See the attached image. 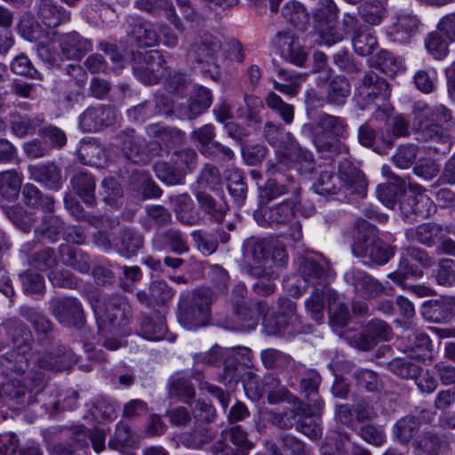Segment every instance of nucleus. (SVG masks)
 I'll return each mask as SVG.
<instances>
[{
	"mask_svg": "<svg viewBox=\"0 0 455 455\" xmlns=\"http://www.w3.org/2000/svg\"><path fill=\"white\" fill-rule=\"evenodd\" d=\"M30 179L43 183L45 187L57 190L60 187V170L53 164L30 166Z\"/></svg>",
	"mask_w": 455,
	"mask_h": 455,
	"instance_id": "bb28decb",
	"label": "nucleus"
},
{
	"mask_svg": "<svg viewBox=\"0 0 455 455\" xmlns=\"http://www.w3.org/2000/svg\"><path fill=\"white\" fill-rule=\"evenodd\" d=\"M347 124L345 118L322 113L314 131L313 142L316 149L327 156L348 155L349 148L342 140L347 138Z\"/></svg>",
	"mask_w": 455,
	"mask_h": 455,
	"instance_id": "7ed1b4c3",
	"label": "nucleus"
},
{
	"mask_svg": "<svg viewBox=\"0 0 455 455\" xmlns=\"http://www.w3.org/2000/svg\"><path fill=\"white\" fill-rule=\"evenodd\" d=\"M5 329L12 338V350L4 357L10 380L0 385V402L3 393L11 398L20 399L27 392L41 388L44 371H64L76 362L72 353L61 346L56 348L54 355H39L31 352L32 334L18 319H9Z\"/></svg>",
	"mask_w": 455,
	"mask_h": 455,
	"instance_id": "f257e3e1",
	"label": "nucleus"
},
{
	"mask_svg": "<svg viewBox=\"0 0 455 455\" xmlns=\"http://www.w3.org/2000/svg\"><path fill=\"white\" fill-rule=\"evenodd\" d=\"M357 433L363 441L375 446H381L387 441L385 430L381 426L363 425Z\"/></svg>",
	"mask_w": 455,
	"mask_h": 455,
	"instance_id": "69168bd1",
	"label": "nucleus"
},
{
	"mask_svg": "<svg viewBox=\"0 0 455 455\" xmlns=\"http://www.w3.org/2000/svg\"><path fill=\"white\" fill-rule=\"evenodd\" d=\"M352 252L357 258L368 259L377 265L386 264L394 255L393 249L374 235H362L353 243Z\"/></svg>",
	"mask_w": 455,
	"mask_h": 455,
	"instance_id": "9d476101",
	"label": "nucleus"
},
{
	"mask_svg": "<svg viewBox=\"0 0 455 455\" xmlns=\"http://www.w3.org/2000/svg\"><path fill=\"white\" fill-rule=\"evenodd\" d=\"M299 201L291 198L283 201L272 207L262 209L259 212H254L255 220L262 226L278 227L290 221L294 214Z\"/></svg>",
	"mask_w": 455,
	"mask_h": 455,
	"instance_id": "dca6fc26",
	"label": "nucleus"
},
{
	"mask_svg": "<svg viewBox=\"0 0 455 455\" xmlns=\"http://www.w3.org/2000/svg\"><path fill=\"white\" fill-rule=\"evenodd\" d=\"M132 188L136 190L142 199L157 198L162 191L144 171L136 172L132 175Z\"/></svg>",
	"mask_w": 455,
	"mask_h": 455,
	"instance_id": "ea45409f",
	"label": "nucleus"
},
{
	"mask_svg": "<svg viewBox=\"0 0 455 455\" xmlns=\"http://www.w3.org/2000/svg\"><path fill=\"white\" fill-rule=\"evenodd\" d=\"M407 182L405 180L395 178V182L380 184L376 188L379 200L387 208L393 209L405 194Z\"/></svg>",
	"mask_w": 455,
	"mask_h": 455,
	"instance_id": "a878e982",
	"label": "nucleus"
},
{
	"mask_svg": "<svg viewBox=\"0 0 455 455\" xmlns=\"http://www.w3.org/2000/svg\"><path fill=\"white\" fill-rule=\"evenodd\" d=\"M260 358L263 365L268 369L283 370L288 368L291 363V357L275 348H267L261 351Z\"/></svg>",
	"mask_w": 455,
	"mask_h": 455,
	"instance_id": "6e6d98bb",
	"label": "nucleus"
},
{
	"mask_svg": "<svg viewBox=\"0 0 455 455\" xmlns=\"http://www.w3.org/2000/svg\"><path fill=\"white\" fill-rule=\"evenodd\" d=\"M300 186L291 176H280L268 179L265 186L260 189L261 199L271 201L285 194L298 196Z\"/></svg>",
	"mask_w": 455,
	"mask_h": 455,
	"instance_id": "6ab92c4d",
	"label": "nucleus"
},
{
	"mask_svg": "<svg viewBox=\"0 0 455 455\" xmlns=\"http://www.w3.org/2000/svg\"><path fill=\"white\" fill-rule=\"evenodd\" d=\"M282 16L295 27L305 25L308 20V13L298 1H288L281 10Z\"/></svg>",
	"mask_w": 455,
	"mask_h": 455,
	"instance_id": "864d4df0",
	"label": "nucleus"
},
{
	"mask_svg": "<svg viewBox=\"0 0 455 455\" xmlns=\"http://www.w3.org/2000/svg\"><path fill=\"white\" fill-rule=\"evenodd\" d=\"M352 33V46L355 52L361 56H368L376 49L378 43L374 31L363 25L359 24L356 19V28L350 31Z\"/></svg>",
	"mask_w": 455,
	"mask_h": 455,
	"instance_id": "4be33fe9",
	"label": "nucleus"
},
{
	"mask_svg": "<svg viewBox=\"0 0 455 455\" xmlns=\"http://www.w3.org/2000/svg\"><path fill=\"white\" fill-rule=\"evenodd\" d=\"M419 426V421L415 416L406 415L395 422L393 427V433L401 443H408L417 433Z\"/></svg>",
	"mask_w": 455,
	"mask_h": 455,
	"instance_id": "49530a36",
	"label": "nucleus"
},
{
	"mask_svg": "<svg viewBox=\"0 0 455 455\" xmlns=\"http://www.w3.org/2000/svg\"><path fill=\"white\" fill-rule=\"evenodd\" d=\"M44 122L42 115L35 116H20L12 115L11 119V127L14 134L23 137L27 134L33 133L37 127Z\"/></svg>",
	"mask_w": 455,
	"mask_h": 455,
	"instance_id": "37998d69",
	"label": "nucleus"
},
{
	"mask_svg": "<svg viewBox=\"0 0 455 455\" xmlns=\"http://www.w3.org/2000/svg\"><path fill=\"white\" fill-rule=\"evenodd\" d=\"M286 136L287 142L277 154L280 162L285 165H292L301 175L310 176L315 169L313 153L302 148L290 132Z\"/></svg>",
	"mask_w": 455,
	"mask_h": 455,
	"instance_id": "1a4fd4ad",
	"label": "nucleus"
},
{
	"mask_svg": "<svg viewBox=\"0 0 455 455\" xmlns=\"http://www.w3.org/2000/svg\"><path fill=\"white\" fill-rule=\"evenodd\" d=\"M387 368L394 375L404 379H413L420 373V365L411 356L395 358L388 363Z\"/></svg>",
	"mask_w": 455,
	"mask_h": 455,
	"instance_id": "c9c22d12",
	"label": "nucleus"
},
{
	"mask_svg": "<svg viewBox=\"0 0 455 455\" xmlns=\"http://www.w3.org/2000/svg\"><path fill=\"white\" fill-rule=\"evenodd\" d=\"M201 210L212 220L220 222L228 212V205L222 196L217 198L204 193L197 194Z\"/></svg>",
	"mask_w": 455,
	"mask_h": 455,
	"instance_id": "c756f323",
	"label": "nucleus"
},
{
	"mask_svg": "<svg viewBox=\"0 0 455 455\" xmlns=\"http://www.w3.org/2000/svg\"><path fill=\"white\" fill-rule=\"evenodd\" d=\"M243 244L244 253L247 258L259 264H265L268 261V241L250 238Z\"/></svg>",
	"mask_w": 455,
	"mask_h": 455,
	"instance_id": "13d9d810",
	"label": "nucleus"
},
{
	"mask_svg": "<svg viewBox=\"0 0 455 455\" xmlns=\"http://www.w3.org/2000/svg\"><path fill=\"white\" fill-rule=\"evenodd\" d=\"M116 246L122 256L132 257L143 246V236L134 229H124Z\"/></svg>",
	"mask_w": 455,
	"mask_h": 455,
	"instance_id": "4c0bfd02",
	"label": "nucleus"
},
{
	"mask_svg": "<svg viewBox=\"0 0 455 455\" xmlns=\"http://www.w3.org/2000/svg\"><path fill=\"white\" fill-rule=\"evenodd\" d=\"M401 208L407 213H414L420 218H427L435 208L430 198L422 193L411 196L406 203H401Z\"/></svg>",
	"mask_w": 455,
	"mask_h": 455,
	"instance_id": "a18cd8bd",
	"label": "nucleus"
},
{
	"mask_svg": "<svg viewBox=\"0 0 455 455\" xmlns=\"http://www.w3.org/2000/svg\"><path fill=\"white\" fill-rule=\"evenodd\" d=\"M176 218L187 225H195L200 220L198 212L195 209L194 202L188 195H180L173 200Z\"/></svg>",
	"mask_w": 455,
	"mask_h": 455,
	"instance_id": "2f4dec72",
	"label": "nucleus"
},
{
	"mask_svg": "<svg viewBox=\"0 0 455 455\" xmlns=\"http://www.w3.org/2000/svg\"><path fill=\"white\" fill-rule=\"evenodd\" d=\"M159 244H164L177 254H182L188 251L185 236L177 229H169L157 235L155 238V247L157 250L163 248Z\"/></svg>",
	"mask_w": 455,
	"mask_h": 455,
	"instance_id": "72a5a7b5",
	"label": "nucleus"
},
{
	"mask_svg": "<svg viewBox=\"0 0 455 455\" xmlns=\"http://www.w3.org/2000/svg\"><path fill=\"white\" fill-rule=\"evenodd\" d=\"M117 405L105 396H98L92 401L90 412L97 421L112 420L116 418Z\"/></svg>",
	"mask_w": 455,
	"mask_h": 455,
	"instance_id": "c03bdc74",
	"label": "nucleus"
},
{
	"mask_svg": "<svg viewBox=\"0 0 455 455\" xmlns=\"http://www.w3.org/2000/svg\"><path fill=\"white\" fill-rule=\"evenodd\" d=\"M212 97L210 90L205 87L197 88L188 101L187 106L180 105L177 115L183 119H195L210 108Z\"/></svg>",
	"mask_w": 455,
	"mask_h": 455,
	"instance_id": "aec40b11",
	"label": "nucleus"
},
{
	"mask_svg": "<svg viewBox=\"0 0 455 455\" xmlns=\"http://www.w3.org/2000/svg\"><path fill=\"white\" fill-rule=\"evenodd\" d=\"M413 116L412 130L417 139L435 143L429 146L435 153H449L452 140L447 132L455 126L450 109L443 105L430 107L425 102L419 101L414 104Z\"/></svg>",
	"mask_w": 455,
	"mask_h": 455,
	"instance_id": "f03ea898",
	"label": "nucleus"
},
{
	"mask_svg": "<svg viewBox=\"0 0 455 455\" xmlns=\"http://www.w3.org/2000/svg\"><path fill=\"white\" fill-rule=\"evenodd\" d=\"M50 308L56 319L65 326L79 327L82 323L83 306L75 298H54L50 302Z\"/></svg>",
	"mask_w": 455,
	"mask_h": 455,
	"instance_id": "4468645a",
	"label": "nucleus"
},
{
	"mask_svg": "<svg viewBox=\"0 0 455 455\" xmlns=\"http://www.w3.org/2000/svg\"><path fill=\"white\" fill-rule=\"evenodd\" d=\"M324 299L327 301L331 320L340 326L346 325L349 318L348 309L339 301V295L332 290L324 292L322 289L315 288L306 300L305 306L312 319L320 322L323 318Z\"/></svg>",
	"mask_w": 455,
	"mask_h": 455,
	"instance_id": "39448f33",
	"label": "nucleus"
},
{
	"mask_svg": "<svg viewBox=\"0 0 455 455\" xmlns=\"http://www.w3.org/2000/svg\"><path fill=\"white\" fill-rule=\"evenodd\" d=\"M246 293L247 290L243 283H237L234 287L232 294L235 297V310L237 317L247 323L246 327L248 329H254L257 325V319L254 312L249 309L243 302L240 303V299H243Z\"/></svg>",
	"mask_w": 455,
	"mask_h": 455,
	"instance_id": "a19ab883",
	"label": "nucleus"
},
{
	"mask_svg": "<svg viewBox=\"0 0 455 455\" xmlns=\"http://www.w3.org/2000/svg\"><path fill=\"white\" fill-rule=\"evenodd\" d=\"M158 35L152 25L147 22H139L132 31L127 35L126 41L132 46L135 44L138 47H152L158 43Z\"/></svg>",
	"mask_w": 455,
	"mask_h": 455,
	"instance_id": "7c9ffc66",
	"label": "nucleus"
},
{
	"mask_svg": "<svg viewBox=\"0 0 455 455\" xmlns=\"http://www.w3.org/2000/svg\"><path fill=\"white\" fill-rule=\"evenodd\" d=\"M405 251L406 253L403 254L400 259L398 268L388 275V278L400 285H403V282L411 276L420 277L422 275V271L418 270L411 265L409 259L405 258V256L418 261L425 267H428L434 264V259L421 249L411 247L407 248Z\"/></svg>",
	"mask_w": 455,
	"mask_h": 455,
	"instance_id": "f8f14e48",
	"label": "nucleus"
},
{
	"mask_svg": "<svg viewBox=\"0 0 455 455\" xmlns=\"http://www.w3.org/2000/svg\"><path fill=\"white\" fill-rule=\"evenodd\" d=\"M356 92L364 104H371L376 100H385L389 96V86L384 78L369 71L361 79Z\"/></svg>",
	"mask_w": 455,
	"mask_h": 455,
	"instance_id": "a211bd4d",
	"label": "nucleus"
},
{
	"mask_svg": "<svg viewBox=\"0 0 455 455\" xmlns=\"http://www.w3.org/2000/svg\"><path fill=\"white\" fill-rule=\"evenodd\" d=\"M338 7L332 0H320L319 7L314 13V20L319 25L324 26L336 20Z\"/></svg>",
	"mask_w": 455,
	"mask_h": 455,
	"instance_id": "0e129e2a",
	"label": "nucleus"
},
{
	"mask_svg": "<svg viewBox=\"0 0 455 455\" xmlns=\"http://www.w3.org/2000/svg\"><path fill=\"white\" fill-rule=\"evenodd\" d=\"M268 108L280 116L285 124H291L294 119V107L285 101L275 92H269L265 98Z\"/></svg>",
	"mask_w": 455,
	"mask_h": 455,
	"instance_id": "8fccbe9b",
	"label": "nucleus"
},
{
	"mask_svg": "<svg viewBox=\"0 0 455 455\" xmlns=\"http://www.w3.org/2000/svg\"><path fill=\"white\" fill-rule=\"evenodd\" d=\"M222 356V348L218 346H213L207 352L195 354L193 355L194 370L192 377L197 380H200L203 376L200 365H215L221 360Z\"/></svg>",
	"mask_w": 455,
	"mask_h": 455,
	"instance_id": "603ef678",
	"label": "nucleus"
},
{
	"mask_svg": "<svg viewBox=\"0 0 455 455\" xmlns=\"http://www.w3.org/2000/svg\"><path fill=\"white\" fill-rule=\"evenodd\" d=\"M147 132L154 137L159 138L164 143L177 144L182 140L183 132L176 128L164 127L157 124L147 127Z\"/></svg>",
	"mask_w": 455,
	"mask_h": 455,
	"instance_id": "052dcab7",
	"label": "nucleus"
},
{
	"mask_svg": "<svg viewBox=\"0 0 455 455\" xmlns=\"http://www.w3.org/2000/svg\"><path fill=\"white\" fill-rule=\"evenodd\" d=\"M359 12L363 21L374 26L382 21L385 16V8L379 1H367L361 5Z\"/></svg>",
	"mask_w": 455,
	"mask_h": 455,
	"instance_id": "bf43d9fd",
	"label": "nucleus"
},
{
	"mask_svg": "<svg viewBox=\"0 0 455 455\" xmlns=\"http://www.w3.org/2000/svg\"><path fill=\"white\" fill-rule=\"evenodd\" d=\"M37 17L46 27H57L69 20V13L55 4L53 0H40Z\"/></svg>",
	"mask_w": 455,
	"mask_h": 455,
	"instance_id": "393cba45",
	"label": "nucleus"
},
{
	"mask_svg": "<svg viewBox=\"0 0 455 455\" xmlns=\"http://www.w3.org/2000/svg\"><path fill=\"white\" fill-rule=\"evenodd\" d=\"M222 50L220 38L211 33L200 30L187 49V60L192 64L217 67Z\"/></svg>",
	"mask_w": 455,
	"mask_h": 455,
	"instance_id": "423d86ee",
	"label": "nucleus"
},
{
	"mask_svg": "<svg viewBox=\"0 0 455 455\" xmlns=\"http://www.w3.org/2000/svg\"><path fill=\"white\" fill-rule=\"evenodd\" d=\"M167 328L165 320L159 313L143 318L140 323L141 335L148 340H160L165 336Z\"/></svg>",
	"mask_w": 455,
	"mask_h": 455,
	"instance_id": "58836bf2",
	"label": "nucleus"
},
{
	"mask_svg": "<svg viewBox=\"0 0 455 455\" xmlns=\"http://www.w3.org/2000/svg\"><path fill=\"white\" fill-rule=\"evenodd\" d=\"M186 298H194L193 304L180 309L178 316L179 322L188 330H196L206 325L211 315V291L198 290Z\"/></svg>",
	"mask_w": 455,
	"mask_h": 455,
	"instance_id": "6e6552de",
	"label": "nucleus"
},
{
	"mask_svg": "<svg viewBox=\"0 0 455 455\" xmlns=\"http://www.w3.org/2000/svg\"><path fill=\"white\" fill-rule=\"evenodd\" d=\"M132 442V433L130 427L120 421L116 427L115 433L109 440V446L116 451H121L125 446H130Z\"/></svg>",
	"mask_w": 455,
	"mask_h": 455,
	"instance_id": "338daca9",
	"label": "nucleus"
},
{
	"mask_svg": "<svg viewBox=\"0 0 455 455\" xmlns=\"http://www.w3.org/2000/svg\"><path fill=\"white\" fill-rule=\"evenodd\" d=\"M418 148L414 145H403L397 148L392 156L394 164L400 169H407L412 165L417 156Z\"/></svg>",
	"mask_w": 455,
	"mask_h": 455,
	"instance_id": "774afa93",
	"label": "nucleus"
},
{
	"mask_svg": "<svg viewBox=\"0 0 455 455\" xmlns=\"http://www.w3.org/2000/svg\"><path fill=\"white\" fill-rule=\"evenodd\" d=\"M20 315L28 320L37 332L48 333L52 330V323L36 309L22 307Z\"/></svg>",
	"mask_w": 455,
	"mask_h": 455,
	"instance_id": "e2e57ef3",
	"label": "nucleus"
},
{
	"mask_svg": "<svg viewBox=\"0 0 455 455\" xmlns=\"http://www.w3.org/2000/svg\"><path fill=\"white\" fill-rule=\"evenodd\" d=\"M344 280L353 286L355 292L366 299H374L386 292V288L363 270L350 268L344 274Z\"/></svg>",
	"mask_w": 455,
	"mask_h": 455,
	"instance_id": "2eb2a0df",
	"label": "nucleus"
},
{
	"mask_svg": "<svg viewBox=\"0 0 455 455\" xmlns=\"http://www.w3.org/2000/svg\"><path fill=\"white\" fill-rule=\"evenodd\" d=\"M22 177L15 170L0 172V196L7 201L15 200L20 190Z\"/></svg>",
	"mask_w": 455,
	"mask_h": 455,
	"instance_id": "e433bc0d",
	"label": "nucleus"
},
{
	"mask_svg": "<svg viewBox=\"0 0 455 455\" xmlns=\"http://www.w3.org/2000/svg\"><path fill=\"white\" fill-rule=\"evenodd\" d=\"M339 185L344 196L356 195L364 197L367 192V181L362 171L347 159L339 162Z\"/></svg>",
	"mask_w": 455,
	"mask_h": 455,
	"instance_id": "9b49d317",
	"label": "nucleus"
},
{
	"mask_svg": "<svg viewBox=\"0 0 455 455\" xmlns=\"http://www.w3.org/2000/svg\"><path fill=\"white\" fill-rule=\"evenodd\" d=\"M350 94L348 80L341 76L333 77L328 84L326 100L331 104L342 105Z\"/></svg>",
	"mask_w": 455,
	"mask_h": 455,
	"instance_id": "79ce46f5",
	"label": "nucleus"
},
{
	"mask_svg": "<svg viewBox=\"0 0 455 455\" xmlns=\"http://www.w3.org/2000/svg\"><path fill=\"white\" fill-rule=\"evenodd\" d=\"M419 20L411 13H400L395 16L393 23L387 28V37L397 44H407L418 33Z\"/></svg>",
	"mask_w": 455,
	"mask_h": 455,
	"instance_id": "f3484780",
	"label": "nucleus"
},
{
	"mask_svg": "<svg viewBox=\"0 0 455 455\" xmlns=\"http://www.w3.org/2000/svg\"><path fill=\"white\" fill-rule=\"evenodd\" d=\"M339 176H336L331 166H326L321 171L318 178L313 184V189L322 196H331L340 193Z\"/></svg>",
	"mask_w": 455,
	"mask_h": 455,
	"instance_id": "f704fd0d",
	"label": "nucleus"
},
{
	"mask_svg": "<svg viewBox=\"0 0 455 455\" xmlns=\"http://www.w3.org/2000/svg\"><path fill=\"white\" fill-rule=\"evenodd\" d=\"M22 195L25 204L32 208L43 207L47 211L52 209L53 198L48 196H43L39 189L32 184L24 186Z\"/></svg>",
	"mask_w": 455,
	"mask_h": 455,
	"instance_id": "4d7b16f0",
	"label": "nucleus"
},
{
	"mask_svg": "<svg viewBox=\"0 0 455 455\" xmlns=\"http://www.w3.org/2000/svg\"><path fill=\"white\" fill-rule=\"evenodd\" d=\"M298 271L305 283L314 286H324L331 278V266L321 256L317 259L310 256L300 259Z\"/></svg>",
	"mask_w": 455,
	"mask_h": 455,
	"instance_id": "ddd939ff",
	"label": "nucleus"
},
{
	"mask_svg": "<svg viewBox=\"0 0 455 455\" xmlns=\"http://www.w3.org/2000/svg\"><path fill=\"white\" fill-rule=\"evenodd\" d=\"M406 236L412 242L432 246L443 236V228L435 223H424L415 228L408 229Z\"/></svg>",
	"mask_w": 455,
	"mask_h": 455,
	"instance_id": "c85d7f7f",
	"label": "nucleus"
},
{
	"mask_svg": "<svg viewBox=\"0 0 455 455\" xmlns=\"http://www.w3.org/2000/svg\"><path fill=\"white\" fill-rule=\"evenodd\" d=\"M134 76L143 84H155L168 74L166 61L157 50L147 52L143 57L131 49Z\"/></svg>",
	"mask_w": 455,
	"mask_h": 455,
	"instance_id": "0eeeda50",
	"label": "nucleus"
},
{
	"mask_svg": "<svg viewBox=\"0 0 455 455\" xmlns=\"http://www.w3.org/2000/svg\"><path fill=\"white\" fill-rule=\"evenodd\" d=\"M154 171L156 177L167 185L181 184L184 175L176 164L167 162H157L154 165Z\"/></svg>",
	"mask_w": 455,
	"mask_h": 455,
	"instance_id": "de8ad7c7",
	"label": "nucleus"
},
{
	"mask_svg": "<svg viewBox=\"0 0 455 455\" xmlns=\"http://www.w3.org/2000/svg\"><path fill=\"white\" fill-rule=\"evenodd\" d=\"M356 28V16L345 13L341 27H333L330 24L319 28V35L323 44L331 46L341 42L345 36Z\"/></svg>",
	"mask_w": 455,
	"mask_h": 455,
	"instance_id": "412c9836",
	"label": "nucleus"
},
{
	"mask_svg": "<svg viewBox=\"0 0 455 455\" xmlns=\"http://www.w3.org/2000/svg\"><path fill=\"white\" fill-rule=\"evenodd\" d=\"M91 304L100 330L107 326H125L132 316L131 306L121 294L100 295Z\"/></svg>",
	"mask_w": 455,
	"mask_h": 455,
	"instance_id": "20e7f679",
	"label": "nucleus"
},
{
	"mask_svg": "<svg viewBox=\"0 0 455 455\" xmlns=\"http://www.w3.org/2000/svg\"><path fill=\"white\" fill-rule=\"evenodd\" d=\"M277 76L281 81H274V88L281 93L290 97H294L299 93L301 84L307 77V74L298 73L284 68H278Z\"/></svg>",
	"mask_w": 455,
	"mask_h": 455,
	"instance_id": "b1692460",
	"label": "nucleus"
},
{
	"mask_svg": "<svg viewBox=\"0 0 455 455\" xmlns=\"http://www.w3.org/2000/svg\"><path fill=\"white\" fill-rule=\"evenodd\" d=\"M450 44L452 42L435 31L430 32L425 38L427 51L436 60H443L448 55Z\"/></svg>",
	"mask_w": 455,
	"mask_h": 455,
	"instance_id": "3c124183",
	"label": "nucleus"
},
{
	"mask_svg": "<svg viewBox=\"0 0 455 455\" xmlns=\"http://www.w3.org/2000/svg\"><path fill=\"white\" fill-rule=\"evenodd\" d=\"M84 44L76 32L68 33L61 36L60 48L63 55L68 59L76 61L83 57Z\"/></svg>",
	"mask_w": 455,
	"mask_h": 455,
	"instance_id": "5fc2aeb1",
	"label": "nucleus"
},
{
	"mask_svg": "<svg viewBox=\"0 0 455 455\" xmlns=\"http://www.w3.org/2000/svg\"><path fill=\"white\" fill-rule=\"evenodd\" d=\"M443 445V440L431 431H423L413 443L416 455H439Z\"/></svg>",
	"mask_w": 455,
	"mask_h": 455,
	"instance_id": "473e14b6",
	"label": "nucleus"
},
{
	"mask_svg": "<svg viewBox=\"0 0 455 455\" xmlns=\"http://www.w3.org/2000/svg\"><path fill=\"white\" fill-rule=\"evenodd\" d=\"M321 382L320 375L315 371H309L300 381L301 393L307 399V406L309 414H315L323 407V401L318 395V387Z\"/></svg>",
	"mask_w": 455,
	"mask_h": 455,
	"instance_id": "5701e85b",
	"label": "nucleus"
},
{
	"mask_svg": "<svg viewBox=\"0 0 455 455\" xmlns=\"http://www.w3.org/2000/svg\"><path fill=\"white\" fill-rule=\"evenodd\" d=\"M192 139L196 141L198 150L205 156H212V150L210 148L212 146L215 138L214 127L212 124H204L192 132Z\"/></svg>",
	"mask_w": 455,
	"mask_h": 455,
	"instance_id": "09e8293b",
	"label": "nucleus"
},
{
	"mask_svg": "<svg viewBox=\"0 0 455 455\" xmlns=\"http://www.w3.org/2000/svg\"><path fill=\"white\" fill-rule=\"evenodd\" d=\"M170 394L180 397L187 402L194 397L195 388L188 379L177 373L171 378Z\"/></svg>",
	"mask_w": 455,
	"mask_h": 455,
	"instance_id": "680f3d73",
	"label": "nucleus"
},
{
	"mask_svg": "<svg viewBox=\"0 0 455 455\" xmlns=\"http://www.w3.org/2000/svg\"><path fill=\"white\" fill-rule=\"evenodd\" d=\"M136 6L142 11L153 12L164 11L167 20L177 28H183L180 18L176 13L175 8L171 0H136Z\"/></svg>",
	"mask_w": 455,
	"mask_h": 455,
	"instance_id": "cd10ccee",
	"label": "nucleus"
}]
</instances>
